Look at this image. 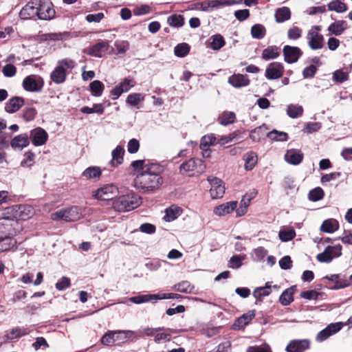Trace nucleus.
<instances>
[{
	"label": "nucleus",
	"mask_w": 352,
	"mask_h": 352,
	"mask_svg": "<svg viewBox=\"0 0 352 352\" xmlns=\"http://www.w3.org/2000/svg\"><path fill=\"white\" fill-rule=\"evenodd\" d=\"M163 166L158 163H152L144 168V172L137 174L133 180V186L142 193L153 192L158 189L164 183L162 174L164 173Z\"/></svg>",
	"instance_id": "1"
},
{
	"label": "nucleus",
	"mask_w": 352,
	"mask_h": 352,
	"mask_svg": "<svg viewBox=\"0 0 352 352\" xmlns=\"http://www.w3.org/2000/svg\"><path fill=\"white\" fill-rule=\"evenodd\" d=\"M142 204V198L133 192L119 196L113 201V208L120 212L131 211Z\"/></svg>",
	"instance_id": "2"
},
{
	"label": "nucleus",
	"mask_w": 352,
	"mask_h": 352,
	"mask_svg": "<svg viewBox=\"0 0 352 352\" xmlns=\"http://www.w3.org/2000/svg\"><path fill=\"white\" fill-rule=\"evenodd\" d=\"M76 66V63L70 58L59 60L56 66L50 74V79L56 84L63 83L67 78L69 72H71Z\"/></svg>",
	"instance_id": "3"
},
{
	"label": "nucleus",
	"mask_w": 352,
	"mask_h": 352,
	"mask_svg": "<svg viewBox=\"0 0 352 352\" xmlns=\"http://www.w3.org/2000/svg\"><path fill=\"white\" fill-rule=\"evenodd\" d=\"M82 215V210L77 206L60 209L51 214L54 221L63 220L65 221H74L80 219Z\"/></svg>",
	"instance_id": "4"
},
{
	"label": "nucleus",
	"mask_w": 352,
	"mask_h": 352,
	"mask_svg": "<svg viewBox=\"0 0 352 352\" xmlns=\"http://www.w3.org/2000/svg\"><path fill=\"white\" fill-rule=\"evenodd\" d=\"M37 5L38 19L40 20H51L56 14L52 3L48 0H35Z\"/></svg>",
	"instance_id": "5"
},
{
	"label": "nucleus",
	"mask_w": 352,
	"mask_h": 352,
	"mask_svg": "<svg viewBox=\"0 0 352 352\" xmlns=\"http://www.w3.org/2000/svg\"><path fill=\"white\" fill-rule=\"evenodd\" d=\"M206 170V165L204 161L198 158H191L184 162L179 166V171L182 174L195 172L201 174Z\"/></svg>",
	"instance_id": "6"
},
{
	"label": "nucleus",
	"mask_w": 352,
	"mask_h": 352,
	"mask_svg": "<svg viewBox=\"0 0 352 352\" xmlns=\"http://www.w3.org/2000/svg\"><path fill=\"white\" fill-rule=\"evenodd\" d=\"M23 88L29 92H40L44 86V80L38 75H30L26 76L22 82Z\"/></svg>",
	"instance_id": "7"
},
{
	"label": "nucleus",
	"mask_w": 352,
	"mask_h": 352,
	"mask_svg": "<svg viewBox=\"0 0 352 352\" xmlns=\"http://www.w3.org/2000/svg\"><path fill=\"white\" fill-rule=\"evenodd\" d=\"M342 249V248L340 244L333 246L328 245L322 252L316 256V258L320 263H329L334 258L341 256Z\"/></svg>",
	"instance_id": "8"
},
{
	"label": "nucleus",
	"mask_w": 352,
	"mask_h": 352,
	"mask_svg": "<svg viewBox=\"0 0 352 352\" xmlns=\"http://www.w3.org/2000/svg\"><path fill=\"white\" fill-rule=\"evenodd\" d=\"M135 85V80L130 77L124 78L118 85L115 86L110 92L112 100H117L124 92L129 91Z\"/></svg>",
	"instance_id": "9"
},
{
	"label": "nucleus",
	"mask_w": 352,
	"mask_h": 352,
	"mask_svg": "<svg viewBox=\"0 0 352 352\" xmlns=\"http://www.w3.org/2000/svg\"><path fill=\"white\" fill-rule=\"evenodd\" d=\"M118 193V187L113 184H109L94 191L93 196L97 199L109 200L112 199L113 196L116 195Z\"/></svg>",
	"instance_id": "10"
},
{
	"label": "nucleus",
	"mask_w": 352,
	"mask_h": 352,
	"mask_svg": "<svg viewBox=\"0 0 352 352\" xmlns=\"http://www.w3.org/2000/svg\"><path fill=\"white\" fill-rule=\"evenodd\" d=\"M211 187L210 193L212 199L221 198L225 193V186L223 181L217 177L209 176L207 178Z\"/></svg>",
	"instance_id": "11"
},
{
	"label": "nucleus",
	"mask_w": 352,
	"mask_h": 352,
	"mask_svg": "<svg viewBox=\"0 0 352 352\" xmlns=\"http://www.w3.org/2000/svg\"><path fill=\"white\" fill-rule=\"evenodd\" d=\"M303 52L298 47L285 45L283 49L284 60L288 64L296 63L302 56Z\"/></svg>",
	"instance_id": "12"
},
{
	"label": "nucleus",
	"mask_w": 352,
	"mask_h": 352,
	"mask_svg": "<svg viewBox=\"0 0 352 352\" xmlns=\"http://www.w3.org/2000/svg\"><path fill=\"white\" fill-rule=\"evenodd\" d=\"M29 139L34 146H40L46 143L48 139V134L41 127H36L30 131Z\"/></svg>",
	"instance_id": "13"
},
{
	"label": "nucleus",
	"mask_w": 352,
	"mask_h": 352,
	"mask_svg": "<svg viewBox=\"0 0 352 352\" xmlns=\"http://www.w3.org/2000/svg\"><path fill=\"white\" fill-rule=\"evenodd\" d=\"M284 73V66L281 63L273 62L266 67L265 76L268 80H276L281 78Z\"/></svg>",
	"instance_id": "14"
},
{
	"label": "nucleus",
	"mask_w": 352,
	"mask_h": 352,
	"mask_svg": "<svg viewBox=\"0 0 352 352\" xmlns=\"http://www.w3.org/2000/svg\"><path fill=\"white\" fill-rule=\"evenodd\" d=\"M343 327L342 322L331 323L324 329L321 330L316 336L317 342H323L331 336L338 332Z\"/></svg>",
	"instance_id": "15"
},
{
	"label": "nucleus",
	"mask_w": 352,
	"mask_h": 352,
	"mask_svg": "<svg viewBox=\"0 0 352 352\" xmlns=\"http://www.w3.org/2000/svg\"><path fill=\"white\" fill-rule=\"evenodd\" d=\"M307 38L310 48L313 50H320L324 47V37L318 31L313 29L308 32Z\"/></svg>",
	"instance_id": "16"
},
{
	"label": "nucleus",
	"mask_w": 352,
	"mask_h": 352,
	"mask_svg": "<svg viewBox=\"0 0 352 352\" xmlns=\"http://www.w3.org/2000/svg\"><path fill=\"white\" fill-rule=\"evenodd\" d=\"M310 346L309 340H293L286 346L287 352H304Z\"/></svg>",
	"instance_id": "17"
},
{
	"label": "nucleus",
	"mask_w": 352,
	"mask_h": 352,
	"mask_svg": "<svg viewBox=\"0 0 352 352\" xmlns=\"http://www.w3.org/2000/svg\"><path fill=\"white\" fill-rule=\"evenodd\" d=\"M14 211V217L23 221L30 219L34 214L33 208L27 204L15 206Z\"/></svg>",
	"instance_id": "18"
},
{
	"label": "nucleus",
	"mask_w": 352,
	"mask_h": 352,
	"mask_svg": "<svg viewBox=\"0 0 352 352\" xmlns=\"http://www.w3.org/2000/svg\"><path fill=\"white\" fill-rule=\"evenodd\" d=\"M19 16L23 20L31 19L36 16L38 17L37 5L35 3V0L28 2L23 7L20 11Z\"/></svg>",
	"instance_id": "19"
},
{
	"label": "nucleus",
	"mask_w": 352,
	"mask_h": 352,
	"mask_svg": "<svg viewBox=\"0 0 352 352\" xmlns=\"http://www.w3.org/2000/svg\"><path fill=\"white\" fill-rule=\"evenodd\" d=\"M303 157L304 155L301 151L295 148L287 150L284 156L285 160L288 164L294 166L300 164L302 162Z\"/></svg>",
	"instance_id": "20"
},
{
	"label": "nucleus",
	"mask_w": 352,
	"mask_h": 352,
	"mask_svg": "<svg viewBox=\"0 0 352 352\" xmlns=\"http://www.w3.org/2000/svg\"><path fill=\"white\" fill-rule=\"evenodd\" d=\"M109 43L107 41H100L91 46L87 54L91 56L101 58L109 50Z\"/></svg>",
	"instance_id": "21"
},
{
	"label": "nucleus",
	"mask_w": 352,
	"mask_h": 352,
	"mask_svg": "<svg viewBox=\"0 0 352 352\" xmlns=\"http://www.w3.org/2000/svg\"><path fill=\"white\" fill-rule=\"evenodd\" d=\"M250 82L249 77L246 74H234L228 78V83L235 88L246 87Z\"/></svg>",
	"instance_id": "22"
},
{
	"label": "nucleus",
	"mask_w": 352,
	"mask_h": 352,
	"mask_svg": "<svg viewBox=\"0 0 352 352\" xmlns=\"http://www.w3.org/2000/svg\"><path fill=\"white\" fill-rule=\"evenodd\" d=\"M25 100L19 96H14L9 99L5 104V111L8 113L16 112L23 104Z\"/></svg>",
	"instance_id": "23"
},
{
	"label": "nucleus",
	"mask_w": 352,
	"mask_h": 352,
	"mask_svg": "<svg viewBox=\"0 0 352 352\" xmlns=\"http://www.w3.org/2000/svg\"><path fill=\"white\" fill-rule=\"evenodd\" d=\"M237 206V201H231L219 205L214 208V213L217 216H223L231 213Z\"/></svg>",
	"instance_id": "24"
},
{
	"label": "nucleus",
	"mask_w": 352,
	"mask_h": 352,
	"mask_svg": "<svg viewBox=\"0 0 352 352\" xmlns=\"http://www.w3.org/2000/svg\"><path fill=\"white\" fill-rule=\"evenodd\" d=\"M125 151L123 146L118 145L111 153V160L109 162V164L112 167H117L122 164L124 161V155Z\"/></svg>",
	"instance_id": "25"
},
{
	"label": "nucleus",
	"mask_w": 352,
	"mask_h": 352,
	"mask_svg": "<svg viewBox=\"0 0 352 352\" xmlns=\"http://www.w3.org/2000/svg\"><path fill=\"white\" fill-rule=\"evenodd\" d=\"M255 310H250L248 313L243 314L241 316L239 317L234 322V329H240L248 324L251 320L255 317Z\"/></svg>",
	"instance_id": "26"
},
{
	"label": "nucleus",
	"mask_w": 352,
	"mask_h": 352,
	"mask_svg": "<svg viewBox=\"0 0 352 352\" xmlns=\"http://www.w3.org/2000/svg\"><path fill=\"white\" fill-rule=\"evenodd\" d=\"M280 55V47L276 45H270L264 49L261 54V58L264 60H274Z\"/></svg>",
	"instance_id": "27"
},
{
	"label": "nucleus",
	"mask_w": 352,
	"mask_h": 352,
	"mask_svg": "<svg viewBox=\"0 0 352 352\" xmlns=\"http://www.w3.org/2000/svg\"><path fill=\"white\" fill-rule=\"evenodd\" d=\"M348 28V25L346 21L338 20L332 23L329 27L327 30L331 34L335 36L341 35L344 30Z\"/></svg>",
	"instance_id": "28"
},
{
	"label": "nucleus",
	"mask_w": 352,
	"mask_h": 352,
	"mask_svg": "<svg viewBox=\"0 0 352 352\" xmlns=\"http://www.w3.org/2000/svg\"><path fill=\"white\" fill-rule=\"evenodd\" d=\"M30 144L29 136L27 133H21L15 136L10 142L11 146L16 148H23Z\"/></svg>",
	"instance_id": "29"
},
{
	"label": "nucleus",
	"mask_w": 352,
	"mask_h": 352,
	"mask_svg": "<svg viewBox=\"0 0 352 352\" xmlns=\"http://www.w3.org/2000/svg\"><path fill=\"white\" fill-rule=\"evenodd\" d=\"M30 331L25 327H16L7 333L4 337L6 340H13L28 335Z\"/></svg>",
	"instance_id": "30"
},
{
	"label": "nucleus",
	"mask_w": 352,
	"mask_h": 352,
	"mask_svg": "<svg viewBox=\"0 0 352 352\" xmlns=\"http://www.w3.org/2000/svg\"><path fill=\"white\" fill-rule=\"evenodd\" d=\"M296 289V286L293 285L285 289L279 297V302L284 306L289 305L294 301V294Z\"/></svg>",
	"instance_id": "31"
},
{
	"label": "nucleus",
	"mask_w": 352,
	"mask_h": 352,
	"mask_svg": "<svg viewBox=\"0 0 352 352\" xmlns=\"http://www.w3.org/2000/svg\"><path fill=\"white\" fill-rule=\"evenodd\" d=\"M236 120V114L233 111H224L218 116L217 121L222 126L233 124Z\"/></svg>",
	"instance_id": "32"
},
{
	"label": "nucleus",
	"mask_w": 352,
	"mask_h": 352,
	"mask_svg": "<svg viewBox=\"0 0 352 352\" xmlns=\"http://www.w3.org/2000/svg\"><path fill=\"white\" fill-rule=\"evenodd\" d=\"M144 97L145 95L141 93H133L128 95L126 103L139 109L140 108V104L144 100Z\"/></svg>",
	"instance_id": "33"
},
{
	"label": "nucleus",
	"mask_w": 352,
	"mask_h": 352,
	"mask_svg": "<svg viewBox=\"0 0 352 352\" xmlns=\"http://www.w3.org/2000/svg\"><path fill=\"white\" fill-rule=\"evenodd\" d=\"M118 333H133L131 331H108L101 338V342L107 346H111L115 344L116 338L115 336Z\"/></svg>",
	"instance_id": "34"
},
{
	"label": "nucleus",
	"mask_w": 352,
	"mask_h": 352,
	"mask_svg": "<svg viewBox=\"0 0 352 352\" xmlns=\"http://www.w3.org/2000/svg\"><path fill=\"white\" fill-rule=\"evenodd\" d=\"M338 221L334 219L324 220L320 226V230L326 233H333L338 230Z\"/></svg>",
	"instance_id": "35"
},
{
	"label": "nucleus",
	"mask_w": 352,
	"mask_h": 352,
	"mask_svg": "<svg viewBox=\"0 0 352 352\" xmlns=\"http://www.w3.org/2000/svg\"><path fill=\"white\" fill-rule=\"evenodd\" d=\"M274 16L276 22L281 23L291 18V11L287 7L279 8L276 10Z\"/></svg>",
	"instance_id": "36"
},
{
	"label": "nucleus",
	"mask_w": 352,
	"mask_h": 352,
	"mask_svg": "<svg viewBox=\"0 0 352 352\" xmlns=\"http://www.w3.org/2000/svg\"><path fill=\"white\" fill-rule=\"evenodd\" d=\"M287 115L291 118H298L303 114V107L300 104H289L287 107Z\"/></svg>",
	"instance_id": "37"
},
{
	"label": "nucleus",
	"mask_w": 352,
	"mask_h": 352,
	"mask_svg": "<svg viewBox=\"0 0 352 352\" xmlns=\"http://www.w3.org/2000/svg\"><path fill=\"white\" fill-rule=\"evenodd\" d=\"M16 244V240L10 236H0V252L8 251Z\"/></svg>",
	"instance_id": "38"
},
{
	"label": "nucleus",
	"mask_w": 352,
	"mask_h": 352,
	"mask_svg": "<svg viewBox=\"0 0 352 352\" xmlns=\"http://www.w3.org/2000/svg\"><path fill=\"white\" fill-rule=\"evenodd\" d=\"M210 39V47L214 51L220 50L226 45L225 39L220 34L212 35Z\"/></svg>",
	"instance_id": "39"
},
{
	"label": "nucleus",
	"mask_w": 352,
	"mask_h": 352,
	"mask_svg": "<svg viewBox=\"0 0 352 352\" xmlns=\"http://www.w3.org/2000/svg\"><path fill=\"white\" fill-rule=\"evenodd\" d=\"M267 128L265 124H263L258 127L252 129L250 133V138L254 142H258L263 138L268 132H267Z\"/></svg>",
	"instance_id": "40"
},
{
	"label": "nucleus",
	"mask_w": 352,
	"mask_h": 352,
	"mask_svg": "<svg viewBox=\"0 0 352 352\" xmlns=\"http://www.w3.org/2000/svg\"><path fill=\"white\" fill-rule=\"evenodd\" d=\"M245 160V169L251 170L254 168L257 163V155L253 151H250L245 153L243 156Z\"/></svg>",
	"instance_id": "41"
},
{
	"label": "nucleus",
	"mask_w": 352,
	"mask_h": 352,
	"mask_svg": "<svg viewBox=\"0 0 352 352\" xmlns=\"http://www.w3.org/2000/svg\"><path fill=\"white\" fill-rule=\"evenodd\" d=\"M104 89V84L98 80H95L89 84V90L91 93V95L95 97L101 96Z\"/></svg>",
	"instance_id": "42"
},
{
	"label": "nucleus",
	"mask_w": 352,
	"mask_h": 352,
	"mask_svg": "<svg viewBox=\"0 0 352 352\" xmlns=\"http://www.w3.org/2000/svg\"><path fill=\"white\" fill-rule=\"evenodd\" d=\"M161 331H173V329L165 328V327H157V328H151V327H146L141 329H139L138 334L140 336H155V333Z\"/></svg>",
	"instance_id": "43"
},
{
	"label": "nucleus",
	"mask_w": 352,
	"mask_h": 352,
	"mask_svg": "<svg viewBox=\"0 0 352 352\" xmlns=\"http://www.w3.org/2000/svg\"><path fill=\"white\" fill-rule=\"evenodd\" d=\"M242 3V0H210V6L212 10L214 9H218L221 7L230 6L235 4H239Z\"/></svg>",
	"instance_id": "44"
},
{
	"label": "nucleus",
	"mask_w": 352,
	"mask_h": 352,
	"mask_svg": "<svg viewBox=\"0 0 352 352\" xmlns=\"http://www.w3.org/2000/svg\"><path fill=\"white\" fill-rule=\"evenodd\" d=\"M266 34V29L264 25L256 23L251 28V35L252 38L256 39H261Z\"/></svg>",
	"instance_id": "45"
},
{
	"label": "nucleus",
	"mask_w": 352,
	"mask_h": 352,
	"mask_svg": "<svg viewBox=\"0 0 352 352\" xmlns=\"http://www.w3.org/2000/svg\"><path fill=\"white\" fill-rule=\"evenodd\" d=\"M167 23L173 28H181L184 24V18L182 14H172L168 17Z\"/></svg>",
	"instance_id": "46"
},
{
	"label": "nucleus",
	"mask_w": 352,
	"mask_h": 352,
	"mask_svg": "<svg viewBox=\"0 0 352 352\" xmlns=\"http://www.w3.org/2000/svg\"><path fill=\"white\" fill-rule=\"evenodd\" d=\"M328 9L330 11H335L338 13H342L346 11L347 6L340 0H333L329 3Z\"/></svg>",
	"instance_id": "47"
},
{
	"label": "nucleus",
	"mask_w": 352,
	"mask_h": 352,
	"mask_svg": "<svg viewBox=\"0 0 352 352\" xmlns=\"http://www.w3.org/2000/svg\"><path fill=\"white\" fill-rule=\"evenodd\" d=\"M102 171L98 166H90L86 168L82 173V175L87 179L98 178L101 175Z\"/></svg>",
	"instance_id": "48"
},
{
	"label": "nucleus",
	"mask_w": 352,
	"mask_h": 352,
	"mask_svg": "<svg viewBox=\"0 0 352 352\" xmlns=\"http://www.w3.org/2000/svg\"><path fill=\"white\" fill-rule=\"evenodd\" d=\"M190 46L186 43L177 44L174 49V54L179 58L185 57L189 53Z\"/></svg>",
	"instance_id": "49"
},
{
	"label": "nucleus",
	"mask_w": 352,
	"mask_h": 352,
	"mask_svg": "<svg viewBox=\"0 0 352 352\" xmlns=\"http://www.w3.org/2000/svg\"><path fill=\"white\" fill-rule=\"evenodd\" d=\"M180 215V210L177 207L171 206L165 210L164 219L170 222L176 219Z\"/></svg>",
	"instance_id": "50"
},
{
	"label": "nucleus",
	"mask_w": 352,
	"mask_h": 352,
	"mask_svg": "<svg viewBox=\"0 0 352 352\" xmlns=\"http://www.w3.org/2000/svg\"><path fill=\"white\" fill-rule=\"evenodd\" d=\"M195 287L187 280L182 281L174 285V289L182 293L191 294Z\"/></svg>",
	"instance_id": "51"
},
{
	"label": "nucleus",
	"mask_w": 352,
	"mask_h": 352,
	"mask_svg": "<svg viewBox=\"0 0 352 352\" xmlns=\"http://www.w3.org/2000/svg\"><path fill=\"white\" fill-rule=\"evenodd\" d=\"M267 138L273 141L285 142L288 139V134L283 131L273 130L267 133Z\"/></svg>",
	"instance_id": "52"
},
{
	"label": "nucleus",
	"mask_w": 352,
	"mask_h": 352,
	"mask_svg": "<svg viewBox=\"0 0 352 352\" xmlns=\"http://www.w3.org/2000/svg\"><path fill=\"white\" fill-rule=\"evenodd\" d=\"M104 111V107L102 104H94L93 107H89L85 106L80 109V111L83 113L90 114V113H98L102 114Z\"/></svg>",
	"instance_id": "53"
},
{
	"label": "nucleus",
	"mask_w": 352,
	"mask_h": 352,
	"mask_svg": "<svg viewBox=\"0 0 352 352\" xmlns=\"http://www.w3.org/2000/svg\"><path fill=\"white\" fill-rule=\"evenodd\" d=\"M216 137L214 134L211 133L202 137L200 142V148L201 150H205L208 148L210 146L215 144Z\"/></svg>",
	"instance_id": "54"
},
{
	"label": "nucleus",
	"mask_w": 352,
	"mask_h": 352,
	"mask_svg": "<svg viewBox=\"0 0 352 352\" xmlns=\"http://www.w3.org/2000/svg\"><path fill=\"white\" fill-rule=\"evenodd\" d=\"M171 333H175V331L173 329V331H161L155 333L154 341L156 343H160L162 342H168L171 339Z\"/></svg>",
	"instance_id": "55"
},
{
	"label": "nucleus",
	"mask_w": 352,
	"mask_h": 352,
	"mask_svg": "<svg viewBox=\"0 0 352 352\" xmlns=\"http://www.w3.org/2000/svg\"><path fill=\"white\" fill-rule=\"evenodd\" d=\"M324 195L323 190L320 187H316L309 191L308 197L312 201H317L322 199Z\"/></svg>",
	"instance_id": "56"
},
{
	"label": "nucleus",
	"mask_w": 352,
	"mask_h": 352,
	"mask_svg": "<svg viewBox=\"0 0 352 352\" xmlns=\"http://www.w3.org/2000/svg\"><path fill=\"white\" fill-rule=\"evenodd\" d=\"M245 255H234L232 256L228 263V267L232 269L239 268L242 264L243 261L245 259Z\"/></svg>",
	"instance_id": "57"
},
{
	"label": "nucleus",
	"mask_w": 352,
	"mask_h": 352,
	"mask_svg": "<svg viewBox=\"0 0 352 352\" xmlns=\"http://www.w3.org/2000/svg\"><path fill=\"white\" fill-rule=\"evenodd\" d=\"M278 236L281 241L287 242L296 236V232L293 229L280 230Z\"/></svg>",
	"instance_id": "58"
},
{
	"label": "nucleus",
	"mask_w": 352,
	"mask_h": 352,
	"mask_svg": "<svg viewBox=\"0 0 352 352\" xmlns=\"http://www.w3.org/2000/svg\"><path fill=\"white\" fill-rule=\"evenodd\" d=\"M332 79L338 83H342L349 79V74L341 69H337L333 73Z\"/></svg>",
	"instance_id": "59"
},
{
	"label": "nucleus",
	"mask_w": 352,
	"mask_h": 352,
	"mask_svg": "<svg viewBox=\"0 0 352 352\" xmlns=\"http://www.w3.org/2000/svg\"><path fill=\"white\" fill-rule=\"evenodd\" d=\"M351 285L349 278H346L345 276L339 274V278L337 279L334 286L331 287L332 289H339L345 288Z\"/></svg>",
	"instance_id": "60"
},
{
	"label": "nucleus",
	"mask_w": 352,
	"mask_h": 352,
	"mask_svg": "<svg viewBox=\"0 0 352 352\" xmlns=\"http://www.w3.org/2000/svg\"><path fill=\"white\" fill-rule=\"evenodd\" d=\"M271 290L269 287H260L256 288L253 292V296L257 300H261L262 297L269 296Z\"/></svg>",
	"instance_id": "61"
},
{
	"label": "nucleus",
	"mask_w": 352,
	"mask_h": 352,
	"mask_svg": "<svg viewBox=\"0 0 352 352\" xmlns=\"http://www.w3.org/2000/svg\"><path fill=\"white\" fill-rule=\"evenodd\" d=\"M317 71L318 68L315 65H310L309 66L305 67L302 72L303 78L307 79L314 78Z\"/></svg>",
	"instance_id": "62"
},
{
	"label": "nucleus",
	"mask_w": 352,
	"mask_h": 352,
	"mask_svg": "<svg viewBox=\"0 0 352 352\" xmlns=\"http://www.w3.org/2000/svg\"><path fill=\"white\" fill-rule=\"evenodd\" d=\"M37 111L35 108L34 107H28L24 109L23 111V118L26 122H30L33 120L36 116Z\"/></svg>",
	"instance_id": "63"
},
{
	"label": "nucleus",
	"mask_w": 352,
	"mask_h": 352,
	"mask_svg": "<svg viewBox=\"0 0 352 352\" xmlns=\"http://www.w3.org/2000/svg\"><path fill=\"white\" fill-rule=\"evenodd\" d=\"M71 285V280L68 277L63 276L55 285V287L58 291H63L69 288Z\"/></svg>",
	"instance_id": "64"
}]
</instances>
